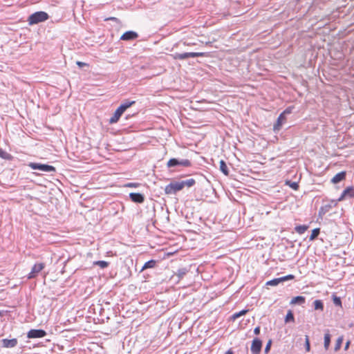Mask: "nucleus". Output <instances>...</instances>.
Returning <instances> with one entry per match:
<instances>
[{
    "instance_id": "e433bc0d",
    "label": "nucleus",
    "mask_w": 354,
    "mask_h": 354,
    "mask_svg": "<svg viewBox=\"0 0 354 354\" xmlns=\"http://www.w3.org/2000/svg\"><path fill=\"white\" fill-rule=\"evenodd\" d=\"M138 185V183H128L126 186L127 187H136Z\"/></svg>"
},
{
    "instance_id": "4be33fe9",
    "label": "nucleus",
    "mask_w": 354,
    "mask_h": 354,
    "mask_svg": "<svg viewBox=\"0 0 354 354\" xmlns=\"http://www.w3.org/2000/svg\"><path fill=\"white\" fill-rule=\"evenodd\" d=\"M332 207V205L330 204H327L324 206H322L319 211V215H324L326 212H328Z\"/></svg>"
},
{
    "instance_id": "5701e85b",
    "label": "nucleus",
    "mask_w": 354,
    "mask_h": 354,
    "mask_svg": "<svg viewBox=\"0 0 354 354\" xmlns=\"http://www.w3.org/2000/svg\"><path fill=\"white\" fill-rule=\"evenodd\" d=\"M156 263V262L154 260L148 261L142 266V270L147 269V268H153L155 266Z\"/></svg>"
},
{
    "instance_id": "7c9ffc66",
    "label": "nucleus",
    "mask_w": 354,
    "mask_h": 354,
    "mask_svg": "<svg viewBox=\"0 0 354 354\" xmlns=\"http://www.w3.org/2000/svg\"><path fill=\"white\" fill-rule=\"evenodd\" d=\"M94 265L99 266L101 268H105L109 266V263L105 261H97L93 263Z\"/></svg>"
},
{
    "instance_id": "4c0bfd02",
    "label": "nucleus",
    "mask_w": 354,
    "mask_h": 354,
    "mask_svg": "<svg viewBox=\"0 0 354 354\" xmlns=\"http://www.w3.org/2000/svg\"><path fill=\"white\" fill-rule=\"evenodd\" d=\"M254 333L257 335H259L260 333V327L259 326H257L254 328Z\"/></svg>"
},
{
    "instance_id": "58836bf2",
    "label": "nucleus",
    "mask_w": 354,
    "mask_h": 354,
    "mask_svg": "<svg viewBox=\"0 0 354 354\" xmlns=\"http://www.w3.org/2000/svg\"><path fill=\"white\" fill-rule=\"evenodd\" d=\"M77 65L79 66L80 67H82L84 66H86L87 64L84 62H80V61H77Z\"/></svg>"
},
{
    "instance_id": "c9c22d12",
    "label": "nucleus",
    "mask_w": 354,
    "mask_h": 354,
    "mask_svg": "<svg viewBox=\"0 0 354 354\" xmlns=\"http://www.w3.org/2000/svg\"><path fill=\"white\" fill-rule=\"evenodd\" d=\"M292 109V108L291 107L287 108L283 113H281V114H283V115L286 116V115L291 113Z\"/></svg>"
},
{
    "instance_id": "4468645a",
    "label": "nucleus",
    "mask_w": 354,
    "mask_h": 354,
    "mask_svg": "<svg viewBox=\"0 0 354 354\" xmlns=\"http://www.w3.org/2000/svg\"><path fill=\"white\" fill-rule=\"evenodd\" d=\"M1 342L3 346L6 348H13L17 344V339L16 338L11 339H3Z\"/></svg>"
},
{
    "instance_id": "39448f33",
    "label": "nucleus",
    "mask_w": 354,
    "mask_h": 354,
    "mask_svg": "<svg viewBox=\"0 0 354 354\" xmlns=\"http://www.w3.org/2000/svg\"><path fill=\"white\" fill-rule=\"evenodd\" d=\"M205 56L204 53H176L174 55V58L175 59H187L190 57H198Z\"/></svg>"
},
{
    "instance_id": "79ce46f5",
    "label": "nucleus",
    "mask_w": 354,
    "mask_h": 354,
    "mask_svg": "<svg viewBox=\"0 0 354 354\" xmlns=\"http://www.w3.org/2000/svg\"><path fill=\"white\" fill-rule=\"evenodd\" d=\"M4 153L5 152L1 149H0V157L3 158Z\"/></svg>"
},
{
    "instance_id": "dca6fc26",
    "label": "nucleus",
    "mask_w": 354,
    "mask_h": 354,
    "mask_svg": "<svg viewBox=\"0 0 354 354\" xmlns=\"http://www.w3.org/2000/svg\"><path fill=\"white\" fill-rule=\"evenodd\" d=\"M346 172L342 171L338 174H337L332 179L331 182L334 184L338 183L346 178Z\"/></svg>"
},
{
    "instance_id": "c756f323",
    "label": "nucleus",
    "mask_w": 354,
    "mask_h": 354,
    "mask_svg": "<svg viewBox=\"0 0 354 354\" xmlns=\"http://www.w3.org/2000/svg\"><path fill=\"white\" fill-rule=\"evenodd\" d=\"M342 342H343V337H339L336 341V344H335V348H334L335 351H337L340 349Z\"/></svg>"
},
{
    "instance_id": "a211bd4d",
    "label": "nucleus",
    "mask_w": 354,
    "mask_h": 354,
    "mask_svg": "<svg viewBox=\"0 0 354 354\" xmlns=\"http://www.w3.org/2000/svg\"><path fill=\"white\" fill-rule=\"evenodd\" d=\"M306 301V298L303 296H297L293 297L290 301V304H299L301 305Z\"/></svg>"
},
{
    "instance_id": "412c9836",
    "label": "nucleus",
    "mask_w": 354,
    "mask_h": 354,
    "mask_svg": "<svg viewBox=\"0 0 354 354\" xmlns=\"http://www.w3.org/2000/svg\"><path fill=\"white\" fill-rule=\"evenodd\" d=\"M180 183L183 184V188L185 187H191L195 185L196 181L194 179L190 178L185 180H182L180 181Z\"/></svg>"
},
{
    "instance_id": "f03ea898",
    "label": "nucleus",
    "mask_w": 354,
    "mask_h": 354,
    "mask_svg": "<svg viewBox=\"0 0 354 354\" xmlns=\"http://www.w3.org/2000/svg\"><path fill=\"white\" fill-rule=\"evenodd\" d=\"M192 165V162L188 159H178L176 158H171L167 163L168 168L176 167H188Z\"/></svg>"
},
{
    "instance_id": "f3484780",
    "label": "nucleus",
    "mask_w": 354,
    "mask_h": 354,
    "mask_svg": "<svg viewBox=\"0 0 354 354\" xmlns=\"http://www.w3.org/2000/svg\"><path fill=\"white\" fill-rule=\"evenodd\" d=\"M330 338L331 336L330 335V331L328 329H326L325 330L324 334V346L326 350H328L330 344Z\"/></svg>"
},
{
    "instance_id": "c85d7f7f",
    "label": "nucleus",
    "mask_w": 354,
    "mask_h": 354,
    "mask_svg": "<svg viewBox=\"0 0 354 354\" xmlns=\"http://www.w3.org/2000/svg\"><path fill=\"white\" fill-rule=\"evenodd\" d=\"M295 317L292 312L291 310H288L286 317H285V322L288 323L290 322H294Z\"/></svg>"
},
{
    "instance_id": "9b49d317",
    "label": "nucleus",
    "mask_w": 354,
    "mask_h": 354,
    "mask_svg": "<svg viewBox=\"0 0 354 354\" xmlns=\"http://www.w3.org/2000/svg\"><path fill=\"white\" fill-rule=\"evenodd\" d=\"M138 37V35L136 32L129 30V31H127L124 33H123L120 37V39L124 40V41H131V40L136 39Z\"/></svg>"
},
{
    "instance_id": "6ab92c4d",
    "label": "nucleus",
    "mask_w": 354,
    "mask_h": 354,
    "mask_svg": "<svg viewBox=\"0 0 354 354\" xmlns=\"http://www.w3.org/2000/svg\"><path fill=\"white\" fill-rule=\"evenodd\" d=\"M136 103L135 101H130L129 100H125L120 105V108L122 109V110L124 112L128 108L131 106Z\"/></svg>"
},
{
    "instance_id": "473e14b6",
    "label": "nucleus",
    "mask_w": 354,
    "mask_h": 354,
    "mask_svg": "<svg viewBox=\"0 0 354 354\" xmlns=\"http://www.w3.org/2000/svg\"><path fill=\"white\" fill-rule=\"evenodd\" d=\"M305 348L307 352H309L310 350V341H309L308 336H307V335L306 336V338H305Z\"/></svg>"
},
{
    "instance_id": "393cba45",
    "label": "nucleus",
    "mask_w": 354,
    "mask_h": 354,
    "mask_svg": "<svg viewBox=\"0 0 354 354\" xmlns=\"http://www.w3.org/2000/svg\"><path fill=\"white\" fill-rule=\"evenodd\" d=\"M307 229H308V226L303 225L296 226L295 230L298 234H302L307 230Z\"/></svg>"
},
{
    "instance_id": "f8f14e48",
    "label": "nucleus",
    "mask_w": 354,
    "mask_h": 354,
    "mask_svg": "<svg viewBox=\"0 0 354 354\" xmlns=\"http://www.w3.org/2000/svg\"><path fill=\"white\" fill-rule=\"evenodd\" d=\"M129 198L136 203H142L145 201V196L140 193H130Z\"/></svg>"
},
{
    "instance_id": "1a4fd4ad",
    "label": "nucleus",
    "mask_w": 354,
    "mask_h": 354,
    "mask_svg": "<svg viewBox=\"0 0 354 354\" xmlns=\"http://www.w3.org/2000/svg\"><path fill=\"white\" fill-rule=\"evenodd\" d=\"M44 266L45 265L43 263L35 264L32 268L31 272L28 274V278H35L38 274V273L44 268Z\"/></svg>"
},
{
    "instance_id": "ddd939ff",
    "label": "nucleus",
    "mask_w": 354,
    "mask_h": 354,
    "mask_svg": "<svg viewBox=\"0 0 354 354\" xmlns=\"http://www.w3.org/2000/svg\"><path fill=\"white\" fill-rule=\"evenodd\" d=\"M124 113V111L122 110V109H120V107H118L113 115L109 119V123L110 124H114V123H116L120 118L121 117V115Z\"/></svg>"
},
{
    "instance_id": "72a5a7b5",
    "label": "nucleus",
    "mask_w": 354,
    "mask_h": 354,
    "mask_svg": "<svg viewBox=\"0 0 354 354\" xmlns=\"http://www.w3.org/2000/svg\"><path fill=\"white\" fill-rule=\"evenodd\" d=\"M287 184L289 185V186L293 189L294 190H297L299 189V185L296 182H287Z\"/></svg>"
},
{
    "instance_id": "a878e982",
    "label": "nucleus",
    "mask_w": 354,
    "mask_h": 354,
    "mask_svg": "<svg viewBox=\"0 0 354 354\" xmlns=\"http://www.w3.org/2000/svg\"><path fill=\"white\" fill-rule=\"evenodd\" d=\"M188 272V270L185 268H180L178 270V272L176 273L178 280L181 279Z\"/></svg>"
},
{
    "instance_id": "20e7f679",
    "label": "nucleus",
    "mask_w": 354,
    "mask_h": 354,
    "mask_svg": "<svg viewBox=\"0 0 354 354\" xmlns=\"http://www.w3.org/2000/svg\"><path fill=\"white\" fill-rule=\"evenodd\" d=\"M29 166L32 169L35 170H39L44 172H53L55 171V168L53 166L46 165V164H41V163H36V162H31L30 163Z\"/></svg>"
},
{
    "instance_id": "b1692460",
    "label": "nucleus",
    "mask_w": 354,
    "mask_h": 354,
    "mask_svg": "<svg viewBox=\"0 0 354 354\" xmlns=\"http://www.w3.org/2000/svg\"><path fill=\"white\" fill-rule=\"evenodd\" d=\"M248 310H242L238 313H236L232 315L231 319L232 320H235L237 318L240 317L241 316L245 315L248 313Z\"/></svg>"
},
{
    "instance_id": "423d86ee",
    "label": "nucleus",
    "mask_w": 354,
    "mask_h": 354,
    "mask_svg": "<svg viewBox=\"0 0 354 354\" xmlns=\"http://www.w3.org/2000/svg\"><path fill=\"white\" fill-rule=\"evenodd\" d=\"M295 279V276L293 274H288L284 277H281L279 278H275L272 280L268 281L266 283V286H276L279 283L285 282L286 281L292 280Z\"/></svg>"
},
{
    "instance_id": "bb28decb",
    "label": "nucleus",
    "mask_w": 354,
    "mask_h": 354,
    "mask_svg": "<svg viewBox=\"0 0 354 354\" xmlns=\"http://www.w3.org/2000/svg\"><path fill=\"white\" fill-rule=\"evenodd\" d=\"M314 307L315 310H323L324 304L322 300L317 299L314 301Z\"/></svg>"
},
{
    "instance_id": "ea45409f",
    "label": "nucleus",
    "mask_w": 354,
    "mask_h": 354,
    "mask_svg": "<svg viewBox=\"0 0 354 354\" xmlns=\"http://www.w3.org/2000/svg\"><path fill=\"white\" fill-rule=\"evenodd\" d=\"M106 20H111V21H119L118 18L114 17H109V18L106 19Z\"/></svg>"
},
{
    "instance_id": "f257e3e1",
    "label": "nucleus",
    "mask_w": 354,
    "mask_h": 354,
    "mask_svg": "<svg viewBox=\"0 0 354 354\" xmlns=\"http://www.w3.org/2000/svg\"><path fill=\"white\" fill-rule=\"evenodd\" d=\"M49 18L48 13L44 11L35 12L30 15L28 18L29 25L37 24L46 21Z\"/></svg>"
},
{
    "instance_id": "6e6552de",
    "label": "nucleus",
    "mask_w": 354,
    "mask_h": 354,
    "mask_svg": "<svg viewBox=\"0 0 354 354\" xmlns=\"http://www.w3.org/2000/svg\"><path fill=\"white\" fill-rule=\"evenodd\" d=\"M262 348V341L259 338H254L251 345V352L252 354H259Z\"/></svg>"
},
{
    "instance_id": "a19ab883",
    "label": "nucleus",
    "mask_w": 354,
    "mask_h": 354,
    "mask_svg": "<svg viewBox=\"0 0 354 354\" xmlns=\"http://www.w3.org/2000/svg\"><path fill=\"white\" fill-rule=\"evenodd\" d=\"M349 345H350V341H348L346 344H345V346H344V350H347L349 347Z\"/></svg>"
},
{
    "instance_id": "2f4dec72",
    "label": "nucleus",
    "mask_w": 354,
    "mask_h": 354,
    "mask_svg": "<svg viewBox=\"0 0 354 354\" xmlns=\"http://www.w3.org/2000/svg\"><path fill=\"white\" fill-rule=\"evenodd\" d=\"M333 303L335 306H342V301L341 299L337 296H333Z\"/></svg>"
},
{
    "instance_id": "c03bdc74",
    "label": "nucleus",
    "mask_w": 354,
    "mask_h": 354,
    "mask_svg": "<svg viewBox=\"0 0 354 354\" xmlns=\"http://www.w3.org/2000/svg\"><path fill=\"white\" fill-rule=\"evenodd\" d=\"M0 315H1V313L0 312Z\"/></svg>"
},
{
    "instance_id": "2eb2a0df",
    "label": "nucleus",
    "mask_w": 354,
    "mask_h": 354,
    "mask_svg": "<svg viewBox=\"0 0 354 354\" xmlns=\"http://www.w3.org/2000/svg\"><path fill=\"white\" fill-rule=\"evenodd\" d=\"M286 118L283 114H280L277 118L276 124L274 125V131H279L281 128L282 124L286 122Z\"/></svg>"
},
{
    "instance_id": "37998d69",
    "label": "nucleus",
    "mask_w": 354,
    "mask_h": 354,
    "mask_svg": "<svg viewBox=\"0 0 354 354\" xmlns=\"http://www.w3.org/2000/svg\"><path fill=\"white\" fill-rule=\"evenodd\" d=\"M225 354H234L233 351L232 350H228Z\"/></svg>"
},
{
    "instance_id": "cd10ccee",
    "label": "nucleus",
    "mask_w": 354,
    "mask_h": 354,
    "mask_svg": "<svg viewBox=\"0 0 354 354\" xmlns=\"http://www.w3.org/2000/svg\"><path fill=\"white\" fill-rule=\"evenodd\" d=\"M319 232H320L319 228H315V229L313 230L312 233L310 236V241H313L315 239H316L319 236Z\"/></svg>"
},
{
    "instance_id": "aec40b11",
    "label": "nucleus",
    "mask_w": 354,
    "mask_h": 354,
    "mask_svg": "<svg viewBox=\"0 0 354 354\" xmlns=\"http://www.w3.org/2000/svg\"><path fill=\"white\" fill-rule=\"evenodd\" d=\"M220 170L222 171V173L223 174H225V176H228L229 175V169L227 168V166L225 163V162L223 160H221L220 161Z\"/></svg>"
},
{
    "instance_id": "f704fd0d",
    "label": "nucleus",
    "mask_w": 354,
    "mask_h": 354,
    "mask_svg": "<svg viewBox=\"0 0 354 354\" xmlns=\"http://www.w3.org/2000/svg\"><path fill=\"white\" fill-rule=\"evenodd\" d=\"M271 344H272V340H271V339H270V340L268 342V343H267V344H266V348H265V353H268L270 351V347H271Z\"/></svg>"
},
{
    "instance_id": "0eeeda50",
    "label": "nucleus",
    "mask_w": 354,
    "mask_h": 354,
    "mask_svg": "<svg viewBox=\"0 0 354 354\" xmlns=\"http://www.w3.org/2000/svg\"><path fill=\"white\" fill-rule=\"evenodd\" d=\"M46 335L45 330L42 329H31L28 331L27 337L30 339L44 337Z\"/></svg>"
},
{
    "instance_id": "7ed1b4c3",
    "label": "nucleus",
    "mask_w": 354,
    "mask_h": 354,
    "mask_svg": "<svg viewBox=\"0 0 354 354\" xmlns=\"http://www.w3.org/2000/svg\"><path fill=\"white\" fill-rule=\"evenodd\" d=\"M183 189V184L180 183V181H174L165 187V192L167 194H175Z\"/></svg>"
},
{
    "instance_id": "9d476101",
    "label": "nucleus",
    "mask_w": 354,
    "mask_h": 354,
    "mask_svg": "<svg viewBox=\"0 0 354 354\" xmlns=\"http://www.w3.org/2000/svg\"><path fill=\"white\" fill-rule=\"evenodd\" d=\"M354 197V187L350 186L346 187L342 192V195L339 198L338 201H341L346 198H353Z\"/></svg>"
}]
</instances>
